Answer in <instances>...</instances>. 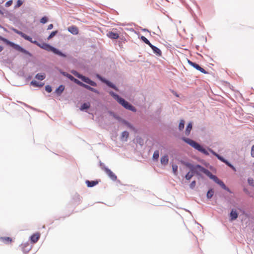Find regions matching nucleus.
Wrapping results in <instances>:
<instances>
[{"label":"nucleus","mask_w":254,"mask_h":254,"mask_svg":"<svg viewBox=\"0 0 254 254\" xmlns=\"http://www.w3.org/2000/svg\"><path fill=\"white\" fill-rule=\"evenodd\" d=\"M29 41H30V42L32 43H34L35 44V45H36L37 46H38V47H39L40 48L46 50V51H52L54 53L56 54H57L60 56H62V57H65L66 56L63 53H62L61 52L59 51L58 49H57L56 48L51 46V45H50L49 44H47V43H39L38 42H37V41H33L32 38H31V40H28Z\"/></svg>","instance_id":"nucleus-1"},{"label":"nucleus","mask_w":254,"mask_h":254,"mask_svg":"<svg viewBox=\"0 0 254 254\" xmlns=\"http://www.w3.org/2000/svg\"><path fill=\"white\" fill-rule=\"evenodd\" d=\"M110 94L118 101V102L122 105L124 108L133 112H135V108L131 105L129 104L127 101L120 97L118 95L115 94L112 91L109 92Z\"/></svg>","instance_id":"nucleus-2"},{"label":"nucleus","mask_w":254,"mask_h":254,"mask_svg":"<svg viewBox=\"0 0 254 254\" xmlns=\"http://www.w3.org/2000/svg\"><path fill=\"white\" fill-rule=\"evenodd\" d=\"M110 94L118 101V102L122 105L124 108L133 112H135V108L131 105L129 104L127 101L120 97L118 95L115 94L112 91L109 92Z\"/></svg>","instance_id":"nucleus-3"},{"label":"nucleus","mask_w":254,"mask_h":254,"mask_svg":"<svg viewBox=\"0 0 254 254\" xmlns=\"http://www.w3.org/2000/svg\"><path fill=\"white\" fill-rule=\"evenodd\" d=\"M183 140L185 142H186V143H187L188 144L190 145L191 146H192V147L195 148V149L200 151V152H201L205 155L209 154L208 152L205 149L203 148L200 144H199L195 141H194L190 138H185V137L183 138Z\"/></svg>","instance_id":"nucleus-4"},{"label":"nucleus","mask_w":254,"mask_h":254,"mask_svg":"<svg viewBox=\"0 0 254 254\" xmlns=\"http://www.w3.org/2000/svg\"><path fill=\"white\" fill-rule=\"evenodd\" d=\"M187 165L189 167L190 171L193 172L194 174H196L197 175H200L202 173H203L204 168L199 165H192L190 164H188Z\"/></svg>","instance_id":"nucleus-5"},{"label":"nucleus","mask_w":254,"mask_h":254,"mask_svg":"<svg viewBox=\"0 0 254 254\" xmlns=\"http://www.w3.org/2000/svg\"><path fill=\"white\" fill-rule=\"evenodd\" d=\"M0 39L3 41L4 42L6 43L7 44L10 46L11 47H13L15 50L23 53H26V51L19 45L15 44L14 43H12L7 40V39H6L5 38H2L1 37H0Z\"/></svg>","instance_id":"nucleus-6"},{"label":"nucleus","mask_w":254,"mask_h":254,"mask_svg":"<svg viewBox=\"0 0 254 254\" xmlns=\"http://www.w3.org/2000/svg\"><path fill=\"white\" fill-rule=\"evenodd\" d=\"M108 176L113 181H116L117 179L116 175L109 169L106 167L102 168Z\"/></svg>","instance_id":"nucleus-7"},{"label":"nucleus","mask_w":254,"mask_h":254,"mask_svg":"<svg viewBox=\"0 0 254 254\" xmlns=\"http://www.w3.org/2000/svg\"><path fill=\"white\" fill-rule=\"evenodd\" d=\"M63 74L65 76H66L67 78H68L70 80L73 81L74 82H75V83H76L77 84L82 86V85H83V83H82V82L80 81L79 80L75 78L73 76H72L71 75L69 74H68V73H65L64 72L63 73Z\"/></svg>","instance_id":"nucleus-8"},{"label":"nucleus","mask_w":254,"mask_h":254,"mask_svg":"<svg viewBox=\"0 0 254 254\" xmlns=\"http://www.w3.org/2000/svg\"><path fill=\"white\" fill-rule=\"evenodd\" d=\"M188 62L190 65L193 66L194 68H195L197 70L200 71L201 72H202L203 73H207V72L205 71V70L203 68L201 67L198 64H197L195 63L192 62L190 61H189Z\"/></svg>","instance_id":"nucleus-9"},{"label":"nucleus","mask_w":254,"mask_h":254,"mask_svg":"<svg viewBox=\"0 0 254 254\" xmlns=\"http://www.w3.org/2000/svg\"><path fill=\"white\" fill-rule=\"evenodd\" d=\"M41 234L39 232H36L33 234L30 237V241L32 243L34 244L38 242L39 239H40Z\"/></svg>","instance_id":"nucleus-10"},{"label":"nucleus","mask_w":254,"mask_h":254,"mask_svg":"<svg viewBox=\"0 0 254 254\" xmlns=\"http://www.w3.org/2000/svg\"><path fill=\"white\" fill-rule=\"evenodd\" d=\"M212 180L217 184H219L223 189L225 190H229V189L227 188L224 183L220 180L216 176L213 177Z\"/></svg>","instance_id":"nucleus-11"},{"label":"nucleus","mask_w":254,"mask_h":254,"mask_svg":"<svg viewBox=\"0 0 254 254\" xmlns=\"http://www.w3.org/2000/svg\"><path fill=\"white\" fill-rule=\"evenodd\" d=\"M81 80L85 82V83L91 85V86H96L97 85L96 82H95L94 81L90 79L89 78L85 77L84 76H83L82 77Z\"/></svg>","instance_id":"nucleus-12"},{"label":"nucleus","mask_w":254,"mask_h":254,"mask_svg":"<svg viewBox=\"0 0 254 254\" xmlns=\"http://www.w3.org/2000/svg\"><path fill=\"white\" fill-rule=\"evenodd\" d=\"M13 30L17 34L20 35L21 37H22L23 38L27 40H30L31 37L23 33L21 31H18L17 29H13Z\"/></svg>","instance_id":"nucleus-13"},{"label":"nucleus","mask_w":254,"mask_h":254,"mask_svg":"<svg viewBox=\"0 0 254 254\" xmlns=\"http://www.w3.org/2000/svg\"><path fill=\"white\" fill-rule=\"evenodd\" d=\"M160 162L162 165L165 166L167 165L169 162V158L168 155H164L161 158Z\"/></svg>","instance_id":"nucleus-14"},{"label":"nucleus","mask_w":254,"mask_h":254,"mask_svg":"<svg viewBox=\"0 0 254 254\" xmlns=\"http://www.w3.org/2000/svg\"><path fill=\"white\" fill-rule=\"evenodd\" d=\"M68 30L69 32L74 35H76L78 33V29L77 27L75 26L69 27L68 28Z\"/></svg>","instance_id":"nucleus-15"},{"label":"nucleus","mask_w":254,"mask_h":254,"mask_svg":"<svg viewBox=\"0 0 254 254\" xmlns=\"http://www.w3.org/2000/svg\"><path fill=\"white\" fill-rule=\"evenodd\" d=\"M230 217L231 221L236 220L238 217V213L237 211L236 210L232 209L230 214Z\"/></svg>","instance_id":"nucleus-16"},{"label":"nucleus","mask_w":254,"mask_h":254,"mask_svg":"<svg viewBox=\"0 0 254 254\" xmlns=\"http://www.w3.org/2000/svg\"><path fill=\"white\" fill-rule=\"evenodd\" d=\"M108 36L113 39H117L119 38V34L117 33L110 32L107 34Z\"/></svg>","instance_id":"nucleus-17"},{"label":"nucleus","mask_w":254,"mask_h":254,"mask_svg":"<svg viewBox=\"0 0 254 254\" xmlns=\"http://www.w3.org/2000/svg\"><path fill=\"white\" fill-rule=\"evenodd\" d=\"M1 241L5 244L11 243L12 240L11 238L8 237H1L0 238Z\"/></svg>","instance_id":"nucleus-18"},{"label":"nucleus","mask_w":254,"mask_h":254,"mask_svg":"<svg viewBox=\"0 0 254 254\" xmlns=\"http://www.w3.org/2000/svg\"><path fill=\"white\" fill-rule=\"evenodd\" d=\"M30 84L35 87H41L43 86V85H44V83L38 82L36 81V80H32Z\"/></svg>","instance_id":"nucleus-19"},{"label":"nucleus","mask_w":254,"mask_h":254,"mask_svg":"<svg viewBox=\"0 0 254 254\" xmlns=\"http://www.w3.org/2000/svg\"><path fill=\"white\" fill-rule=\"evenodd\" d=\"M152 50L153 51V52L158 56H161L162 55V52L161 50L158 48L157 47L154 46V47H152Z\"/></svg>","instance_id":"nucleus-20"},{"label":"nucleus","mask_w":254,"mask_h":254,"mask_svg":"<svg viewBox=\"0 0 254 254\" xmlns=\"http://www.w3.org/2000/svg\"><path fill=\"white\" fill-rule=\"evenodd\" d=\"M82 86L96 93H99V92L96 89L93 88L84 83L83 84Z\"/></svg>","instance_id":"nucleus-21"},{"label":"nucleus","mask_w":254,"mask_h":254,"mask_svg":"<svg viewBox=\"0 0 254 254\" xmlns=\"http://www.w3.org/2000/svg\"><path fill=\"white\" fill-rule=\"evenodd\" d=\"M86 183L88 187H92L98 184V182L86 181Z\"/></svg>","instance_id":"nucleus-22"},{"label":"nucleus","mask_w":254,"mask_h":254,"mask_svg":"<svg viewBox=\"0 0 254 254\" xmlns=\"http://www.w3.org/2000/svg\"><path fill=\"white\" fill-rule=\"evenodd\" d=\"M64 86L63 85H60L56 90L57 94L60 95L64 90Z\"/></svg>","instance_id":"nucleus-23"},{"label":"nucleus","mask_w":254,"mask_h":254,"mask_svg":"<svg viewBox=\"0 0 254 254\" xmlns=\"http://www.w3.org/2000/svg\"><path fill=\"white\" fill-rule=\"evenodd\" d=\"M192 124L191 123H189L187 127V128L186 129L185 133L187 135H188L190 134V132L192 129Z\"/></svg>","instance_id":"nucleus-24"},{"label":"nucleus","mask_w":254,"mask_h":254,"mask_svg":"<svg viewBox=\"0 0 254 254\" xmlns=\"http://www.w3.org/2000/svg\"><path fill=\"white\" fill-rule=\"evenodd\" d=\"M203 173L206 175L208 177H209L211 179H212L213 178V177L215 176V175H213L209 170H208L205 168L204 169Z\"/></svg>","instance_id":"nucleus-25"},{"label":"nucleus","mask_w":254,"mask_h":254,"mask_svg":"<svg viewBox=\"0 0 254 254\" xmlns=\"http://www.w3.org/2000/svg\"><path fill=\"white\" fill-rule=\"evenodd\" d=\"M46 75L44 73H38L36 75L35 78L38 80H42L45 78Z\"/></svg>","instance_id":"nucleus-26"},{"label":"nucleus","mask_w":254,"mask_h":254,"mask_svg":"<svg viewBox=\"0 0 254 254\" xmlns=\"http://www.w3.org/2000/svg\"><path fill=\"white\" fill-rule=\"evenodd\" d=\"M129 133L127 131H125L122 133V139L124 141H127Z\"/></svg>","instance_id":"nucleus-27"},{"label":"nucleus","mask_w":254,"mask_h":254,"mask_svg":"<svg viewBox=\"0 0 254 254\" xmlns=\"http://www.w3.org/2000/svg\"><path fill=\"white\" fill-rule=\"evenodd\" d=\"M104 82L106 83L107 85H108L109 87L114 89L116 91H118V88L116 87L115 85H114L113 83H112L111 82L107 81V80H104Z\"/></svg>","instance_id":"nucleus-28"},{"label":"nucleus","mask_w":254,"mask_h":254,"mask_svg":"<svg viewBox=\"0 0 254 254\" xmlns=\"http://www.w3.org/2000/svg\"><path fill=\"white\" fill-rule=\"evenodd\" d=\"M90 104L89 103H85L80 107V110L83 111L85 109H88L90 108Z\"/></svg>","instance_id":"nucleus-29"},{"label":"nucleus","mask_w":254,"mask_h":254,"mask_svg":"<svg viewBox=\"0 0 254 254\" xmlns=\"http://www.w3.org/2000/svg\"><path fill=\"white\" fill-rule=\"evenodd\" d=\"M194 175L193 172L190 171L186 175L185 178L187 180H190Z\"/></svg>","instance_id":"nucleus-30"},{"label":"nucleus","mask_w":254,"mask_h":254,"mask_svg":"<svg viewBox=\"0 0 254 254\" xmlns=\"http://www.w3.org/2000/svg\"><path fill=\"white\" fill-rule=\"evenodd\" d=\"M159 157V152L158 150H156L154 151L153 155V158L154 160H157Z\"/></svg>","instance_id":"nucleus-31"},{"label":"nucleus","mask_w":254,"mask_h":254,"mask_svg":"<svg viewBox=\"0 0 254 254\" xmlns=\"http://www.w3.org/2000/svg\"><path fill=\"white\" fill-rule=\"evenodd\" d=\"M213 194H214V191L212 189H210V190H209L207 193V197L208 198H211L213 195Z\"/></svg>","instance_id":"nucleus-32"},{"label":"nucleus","mask_w":254,"mask_h":254,"mask_svg":"<svg viewBox=\"0 0 254 254\" xmlns=\"http://www.w3.org/2000/svg\"><path fill=\"white\" fill-rule=\"evenodd\" d=\"M184 125H185V121L183 120L180 121L179 125V129L180 130H182L184 128Z\"/></svg>","instance_id":"nucleus-33"},{"label":"nucleus","mask_w":254,"mask_h":254,"mask_svg":"<svg viewBox=\"0 0 254 254\" xmlns=\"http://www.w3.org/2000/svg\"><path fill=\"white\" fill-rule=\"evenodd\" d=\"M58 33V31H53L50 35L48 37L47 40H49L51 39L53 37H54Z\"/></svg>","instance_id":"nucleus-34"},{"label":"nucleus","mask_w":254,"mask_h":254,"mask_svg":"<svg viewBox=\"0 0 254 254\" xmlns=\"http://www.w3.org/2000/svg\"><path fill=\"white\" fill-rule=\"evenodd\" d=\"M172 169L174 174L175 175H177L178 172V166L174 164L172 165Z\"/></svg>","instance_id":"nucleus-35"},{"label":"nucleus","mask_w":254,"mask_h":254,"mask_svg":"<svg viewBox=\"0 0 254 254\" xmlns=\"http://www.w3.org/2000/svg\"><path fill=\"white\" fill-rule=\"evenodd\" d=\"M23 3V1L22 0H17L16 2V4L15 5V7H20Z\"/></svg>","instance_id":"nucleus-36"},{"label":"nucleus","mask_w":254,"mask_h":254,"mask_svg":"<svg viewBox=\"0 0 254 254\" xmlns=\"http://www.w3.org/2000/svg\"><path fill=\"white\" fill-rule=\"evenodd\" d=\"M72 73L75 75L77 77L80 78V79H81L82 78V77L83 76V75H81L80 74H79V73H78L76 71H72Z\"/></svg>","instance_id":"nucleus-37"},{"label":"nucleus","mask_w":254,"mask_h":254,"mask_svg":"<svg viewBox=\"0 0 254 254\" xmlns=\"http://www.w3.org/2000/svg\"><path fill=\"white\" fill-rule=\"evenodd\" d=\"M45 90L46 91H47L48 93H50L52 92V87L50 85H47L45 87Z\"/></svg>","instance_id":"nucleus-38"},{"label":"nucleus","mask_w":254,"mask_h":254,"mask_svg":"<svg viewBox=\"0 0 254 254\" xmlns=\"http://www.w3.org/2000/svg\"><path fill=\"white\" fill-rule=\"evenodd\" d=\"M12 3H13V1H12V0H9L7 1L5 3V6L6 7H8V6H9L11 5H12Z\"/></svg>","instance_id":"nucleus-39"},{"label":"nucleus","mask_w":254,"mask_h":254,"mask_svg":"<svg viewBox=\"0 0 254 254\" xmlns=\"http://www.w3.org/2000/svg\"><path fill=\"white\" fill-rule=\"evenodd\" d=\"M47 21H48L47 17H43L40 20V22L42 23H45L46 22H47Z\"/></svg>","instance_id":"nucleus-40"},{"label":"nucleus","mask_w":254,"mask_h":254,"mask_svg":"<svg viewBox=\"0 0 254 254\" xmlns=\"http://www.w3.org/2000/svg\"><path fill=\"white\" fill-rule=\"evenodd\" d=\"M216 156L217 157V158L218 159H219L220 160H221V161H222L223 162H225V159L222 157V156H220L218 154H216Z\"/></svg>","instance_id":"nucleus-41"},{"label":"nucleus","mask_w":254,"mask_h":254,"mask_svg":"<svg viewBox=\"0 0 254 254\" xmlns=\"http://www.w3.org/2000/svg\"><path fill=\"white\" fill-rule=\"evenodd\" d=\"M141 39L146 44L149 42L148 39H147L144 36H141Z\"/></svg>","instance_id":"nucleus-42"},{"label":"nucleus","mask_w":254,"mask_h":254,"mask_svg":"<svg viewBox=\"0 0 254 254\" xmlns=\"http://www.w3.org/2000/svg\"><path fill=\"white\" fill-rule=\"evenodd\" d=\"M195 185L196 182L195 181H193L190 183V187L191 189H193L195 187Z\"/></svg>","instance_id":"nucleus-43"},{"label":"nucleus","mask_w":254,"mask_h":254,"mask_svg":"<svg viewBox=\"0 0 254 254\" xmlns=\"http://www.w3.org/2000/svg\"><path fill=\"white\" fill-rule=\"evenodd\" d=\"M226 164H227L228 166L230 167L231 168H233V169H235L234 166L232 165L229 162H228L226 160H225V162H224Z\"/></svg>","instance_id":"nucleus-44"},{"label":"nucleus","mask_w":254,"mask_h":254,"mask_svg":"<svg viewBox=\"0 0 254 254\" xmlns=\"http://www.w3.org/2000/svg\"><path fill=\"white\" fill-rule=\"evenodd\" d=\"M251 154L252 156L254 157V145L252 147Z\"/></svg>","instance_id":"nucleus-45"},{"label":"nucleus","mask_w":254,"mask_h":254,"mask_svg":"<svg viewBox=\"0 0 254 254\" xmlns=\"http://www.w3.org/2000/svg\"><path fill=\"white\" fill-rule=\"evenodd\" d=\"M53 28V25L52 24H50V25H48L47 29L50 30V29H52Z\"/></svg>","instance_id":"nucleus-46"},{"label":"nucleus","mask_w":254,"mask_h":254,"mask_svg":"<svg viewBox=\"0 0 254 254\" xmlns=\"http://www.w3.org/2000/svg\"><path fill=\"white\" fill-rule=\"evenodd\" d=\"M151 49H152V47H154V46H153L152 44L150 43V42L147 44Z\"/></svg>","instance_id":"nucleus-47"},{"label":"nucleus","mask_w":254,"mask_h":254,"mask_svg":"<svg viewBox=\"0 0 254 254\" xmlns=\"http://www.w3.org/2000/svg\"><path fill=\"white\" fill-rule=\"evenodd\" d=\"M210 151H211V152L214 154L215 156H216V154H217L216 153H215L214 151H213L212 150H210Z\"/></svg>","instance_id":"nucleus-48"},{"label":"nucleus","mask_w":254,"mask_h":254,"mask_svg":"<svg viewBox=\"0 0 254 254\" xmlns=\"http://www.w3.org/2000/svg\"><path fill=\"white\" fill-rule=\"evenodd\" d=\"M3 50V47L0 46V52H1Z\"/></svg>","instance_id":"nucleus-49"}]
</instances>
